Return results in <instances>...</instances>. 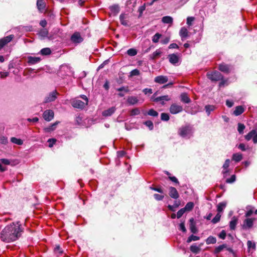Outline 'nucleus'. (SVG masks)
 Returning a JSON list of instances; mask_svg holds the SVG:
<instances>
[{"instance_id":"1","label":"nucleus","mask_w":257,"mask_h":257,"mask_svg":"<svg viewBox=\"0 0 257 257\" xmlns=\"http://www.w3.org/2000/svg\"><path fill=\"white\" fill-rule=\"evenodd\" d=\"M24 230L20 221L12 222L1 231L0 239L6 243L14 242L21 236Z\"/></svg>"},{"instance_id":"2","label":"nucleus","mask_w":257,"mask_h":257,"mask_svg":"<svg viewBox=\"0 0 257 257\" xmlns=\"http://www.w3.org/2000/svg\"><path fill=\"white\" fill-rule=\"evenodd\" d=\"M193 133V127L190 125L182 126L179 129L178 134L182 138L189 139Z\"/></svg>"},{"instance_id":"3","label":"nucleus","mask_w":257,"mask_h":257,"mask_svg":"<svg viewBox=\"0 0 257 257\" xmlns=\"http://www.w3.org/2000/svg\"><path fill=\"white\" fill-rule=\"evenodd\" d=\"M156 93H154L152 96L151 97V100L155 102H161V104L162 105L165 104V101H169L171 99L170 97L168 95H163L159 97H156Z\"/></svg>"},{"instance_id":"4","label":"nucleus","mask_w":257,"mask_h":257,"mask_svg":"<svg viewBox=\"0 0 257 257\" xmlns=\"http://www.w3.org/2000/svg\"><path fill=\"white\" fill-rule=\"evenodd\" d=\"M255 220L254 218H247L245 219L241 225L242 228L244 230L249 229L252 227L253 222Z\"/></svg>"},{"instance_id":"5","label":"nucleus","mask_w":257,"mask_h":257,"mask_svg":"<svg viewBox=\"0 0 257 257\" xmlns=\"http://www.w3.org/2000/svg\"><path fill=\"white\" fill-rule=\"evenodd\" d=\"M71 105L74 108L82 109L87 104L78 98H75L71 100Z\"/></svg>"},{"instance_id":"6","label":"nucleus","mask_w":257,"mask_h":257,"mask_svg":"<svg viewBox=\"0 0 257 257\" xmlns=\"http://www.w3.org/2000/svg\"><path fill=\"white\" fill-rule=\"evenodd\" d=\"M208 78L212 81H219L223 78L222 74L218 71H214L211 73H207Z\"/></svg>"},{"instance_id":"7","label":"nucleus","mask_w":257,"mask_h":257,"mask_svg":"<svg viewBox=\"0 0 257 257\" xmlns=\"http://www.w3.org/2000/svg\"><path fill=\"white\" fill-rule=\"evenodd\" d=\"M224 249H226L230 252H233V249L228 247L226 244H222L218 246H216L213 251V253L215 255H217L219 252L222 251Z\"/></svg>"},{"instance_id":"8","label":"nucleus","mask_w":257,"mask_h":257,"mask_svg":"<svg viewBox=\"0 0 257 257\" xmlns=\"http://www.w3.org/2000/svg\"><path fill=\"white\" fill-rule=\"evenodd\" d=\"M245 139L248 141L252 139L253 142L254 144L257 143V133L255 130H252L249 132L245 136Z\"/></svg>"},{"instance_id":"9","label":"nucleus","mask_w":257,"mask_h":257,"mask_svg":"<svg viewBox=\"0 0 257 257\" xmlns=\"http://www.w3.org/2000/svg\"><path fill=\"white\" fill-rule=\"evenodd\" d=\"M183 109L182 106L173 103L170 106L169 110L171 113L175 114L182 112Z\"/></svg>"},{"instance_id":"10","label":"nucleus","mask_w":257,"mask_h":257,"mask_svg":"<svg viewBox=\"0 0 257 257\" xmlns=\"http://www.w3.org/2000/svg\"><path fill=\"white\" fill-rule=\"evenodd\" d=\"M14 38L13 35H10L0 39V50Z\"/></svg>"},{"instance_id":"11","label":"nucleus","mask_w":257,"mask_h":257,"mask_svg":"<svg viewBox=\"0 0 257 257\" xmlns=\"http://www.w3.org/2000/svg\"><path fill=\"white\" fill-rule=\"evenodd\" d=\"M71 41L75 44H78L82 42L83 40L79 32H75L71 37Z\"/></svg>"},{"instance_id":"12","label":"nucleus","mask_w":257,"mask_h":257,"mask_svg":"<svg viewBox=\"0 0 257 257\" xmlns=\"http://www.w3.org/2000/svg\"><path fill=\"white\" fill-rule=\"evenodd\" d=\"M54 112L53 110L48 109L45 110L43 113V117L46 121H49L54 117Z\"/></svg>"},{"instance_id":"13","label":"nucleus","mask_w":257,"mask_h":257,"mask_svg":"<svg viewBox=\"0 0 257 257\" xmlns=\"http://www.w3.org/2000/svg\"><path fill=\"white\" fill-rule=\"evenodd\" d=\"M168 59L169 62L174 65H178L179 58L176 54H171L168 55Z\"/></svg>"},{"instance_id":"14","label":"nucleus","mask_w":257,"mask_h":257,"mask_svg":"<svg viewBox=\"0 0 257 257\" xmlns=\"http://www.w3.org/2000/svg\"><path fill=\"white\" fill-rule=\"evenodd\" d=\"M128 16L127 14H121L119 16V20L121 25L124 26L128 27L130 26L128 21Z\"/></svg>"},{"instance_id":"15","label":"nucleus","mask_w":257,"mask_h":257,"mask_svg":"<svg viewBox=\"0 0 257 257\" xmlns=\"http://www.w3.org/2000/svg\"><path fill=\"white\" fill-rule=\"evenodd\" d=\"M168 81V78L166 76L160 75L156 77L154 81L160 84H163L166 83Z\"/></svg>"},{"instance_id":"16","label":"nucleus","mask_w":257,"mask_h":257,"mask_svg":"<svg viewBox=\"0 0 257 257\" xmlns=\"http://www.w3.org/2000/svg\"><path fill=\"white\" fill-rule=\"evenodd\" d=\"M169 194L170 196L173 199H177L179 197V193L177 190V189L173 187H170L169 188Z\"/></svg>"},{"instance_id":"17","label":"nucleus","mask_w":257,"mask_h":257,"mask_svg":"<svg viewBox=\"0 0 257 257\" xmlns=\"http://www.w3.org/2000/svg\"><path fill=\"white\" fill-rule=\"evenodd\" d=\"M57 93L56 91H53L49 93V94L46 97L44 102L48 103L54 101L57 98L56 95Z\"/></svg>"},{"instance_id":"18","label":"nucleus","mask_w":257,"mask_h":257,"mask_svg":"<svg viewBox=\"0 0 257 257\" xmlns=\"http://www.w3.org/2000/svg\"><path fill=\"white\" fill-rule=\"evenodd\" d=\"M116 109V108L115 106L111 107L108 109L102 111V115L105 117L110 116L115 112Z\"/></svg>"},{"instance_id":"19","label":"nucleus","mask_w":257,"mask_h":257,"mask_svg":"<svg viewBox=\"0 0 257 257\" xmlns=\"http://www.w3.org/2000/svg\"><path fill=\"white\" fill-rule=\"evenodd\" d=\"M189 32L185 27L181 28L179 32V35L182 41L185 40L189 36Z\"/></svg>"},{"instance_id":"20","label":"nucleus","mask_w":257,"mask_h":257,"mask_svg":"<svg viewBox=\"0 0 257 257\" xmlns=\"http://www.w3.org/2000/svg\"><path fill=\"white\" fill-rule=\"evenodd\" d=\"M219 69L221 72L224 73H228L231 69V67L230 66L225 64L224 63H222L219 66Z\"/></svg>"},{"instance_id":"21","label":"nucleus","mask_w":257,"mask_h":257,"mask_svg":"<svg viewBox=\"0 0 257 257\" xmlns=\"http://www.w3.org/2000/svg\"><path fill=\"white\" fill-rule=\"evenodd\" d=\"M41 61L40 57L29 56L28 57V63L29 65H34Z\"/></svg>"},{"instance_id":"22","label":"nucleus","mask_w":257,"mask_h":257,"mask_svg":"<svg viewBox=\"0 0 257 257\" xmlns=\"http://www.w3.org/2000/svg\"><path fill=\"white\" fill-rule=\"evenodd\" d=\"M203 244V243H201L199 246H197L195 243L193 244L190 247L191 251L195 254L198 253L201 250L200 247Z\"/></svg>"},{"instance_id":"23","label":"nucleus","mask_w":257,"mask_h":257,"mask_svg":"<svg viewBox=\"0 0 257 257\" xmlns=\"http://www.w3.org/2000/svg\"><path fill=\"white\" fill-rule=\"evenodd\" d=\"M49 34V31L48 29L46 28H43L40 30L39 32V36L41 37V39H44L48 37Z\"/></svg>"},{"instance_id":"24","label":"nucleus","mask_w":257,"mask_h":257,"mask_svg":"<svg viewBox=\"0 0 257 257\" xmlns=\"http://www.w3.org/2000/svg\"><path fill=\"white\" fill-rule=\"evenodd\" d=\"M37 6L39 11L43 12L46 7V4L44 0H37Z\"/></svg>"},{"instance_id":"25","label":"nucleus","mask_w":257,"mask_h":257,"mask_svg":"<svg viewBox=\"0 0 257 257\" xmlns=\"http://www.w3.org/2000/svg\"><path fill=\"white\" fill-rule=\"evenodd\" d=\"M238 222V218L233 216L229 222V227L231 230H234Z\"/></svg>"},{"instance_id":"26","label":"nucleus","mask_w":257,"mask_h":257,"mask_svg":"<svg viewBox=\"0 0 257 257\" xmlns=\"http://www.w3.org/2000/svg\"><path fill=\"white\" fill-rule=\"evenodd\" d=\"M139 102V99L136 96H128L127 99V102L129 105H135Z\"/></svg>"},{"instance_id":"27","label":"nucleus","mask_w":257,"mask_h":257,"mask_svg":"<svg viewBox=\"0 0 257 257\" xmlns=\"http://www.w3.org/2000/svg\"><path fill=\"white\" fill-rule=\"evenodd\" d=\"M244 111V109L242 106H237L235 108L233 114L235 116H238L242 114Z\"/></svg>"},{"instance_id":"28","label":"nucleus","mask_w":257,"mask_h":257,"mask_svg":"<svg viewBox=\"0 0 257 257\" xmlns=\"http://www.w3.org/2000/svg\"><path fill=\"white\" fill-rule=\"evenodd\" d=\"M109 9L112 14L116 15L119 12V7L117 5H114L109 7Z\"/></svg>"},{"instance_id":"29","label":"nucleus","mask_w":257,"mask_h":257,"mask_svg":"<svg viewBox=\"0 0 257 257\" xmlns=\"http://www.w3.org/2000/svg\"><path fill=\"white\" fill-rule=\"evenodd\" d=\"M180 98L181 101L185 103H189L191 101L187 94L186 93H182L181 94Z\"/></svg>"},{"instance_id":"30","label":"nucleus","mask_w":257,"mask_h":257,"mask_svg":"<svg viewBox=\"0 0 257 257\" xmlns=\"http://www.w3.org/2000/svg\"><path fill=\"white\" fill-rule=\"evenodd\" d=\"M247 246L248 252H250L251 250H254L255 249L256 245L254 242L248 240L247 242Z\"/></svg>"},{"instance_id":"31","label":"nucleus","mask_w":257,"mask_h":257,"mask_svg":"<svg viewBox=\"0 0 257 257\" xmlns=\"http://www.w3.org/2000/svg\"><path fill=\"white\" fill-rule=\"evenodd\" d=\"M54 252L57 256L63 253V250L60 247L59 245H56L54 248Z\"/></svg>"},{"instance_id":"32","label":"nucleus","mask_w":257,"mask_h":257,"mask_svg":"<svg viewBox=\"0 0 257 257\" xmlns=\"http://www.w3.org/2000/svg\"><path fill=\"white\" fill-rule=\"evenodd\" d=\"M162 52L161 49H158L156 50L151 56V57L152 59H156V58L159 57Z\"/></svg>"},{"instance_id":"33","label":"nucleus","mask_w":257,"mask_h":257,"mask_svg":"<svg viewBox=\"0 0 257 257\" xmlns=\"http://www.w3.org/2000/svg\"><path fill=\"white\" fill-rule=\"evenodd\" d=\"M173 18L170 16H165L162 19V22L165 24H172L173 23Z\"/></svg>"},{"instance_id":"34","label":"nucleus","mask_w":257,"mask_h":257,"mask_svg":"<svg viewBox=\"0 0 257 257\" xmlns=\"http://www.w3.org/2000/svg\"><path fill=\"white\" fill-rule=\"evenodd\" d=\"M11 141L12 143L18 145H22L23 144V141L22 140L15 137L11 138Z\"/></svg>"},{"instance_id":"35","label":"nucleus","mask_w":257,"mask_h":257,"mask_svg":"<svg viewBox=\"0 0 257 257\" xmlns=\"http://www.w3.org/2000/svg\"><path fill=\"white\" fill-rule=\"evenodd\" d=\"M242 159V156L241 154L235 153L232 155V160L236 162L240 161Z\"/></svg>"},{"instance_id":"36","label":"nucleus","mask_w":257,"mask_h":257,"mask_svg":"<svg viewBox=\"0 0 257 257\" xmlns=\"http://www.w3.org/2000/svg\"><path fill=\"white\" fill-rule=\"evenodd\" d=\"M215 109V107L212 105H207L205 106V109L208 115H209L211 112Z\"/></svg>"},{"instance_id":"37","label":"nucleus","mask_w":257,"mask_h":257,"mask_svg":"<svg viewBox=\"0 0 257 257\" xmlns=\"http://www.w3.org/2000/svg\"><path fill=\"white\" fill-rule=\"evenodd\" d=\"M226 203L225 202H222L219 203L217 205V211L218 213H220L226 207Z\"/></svg>"},{"instance_id":"38","label":"nucleus","mask_w":257,"mask_h":257,"mask_svg":"<svg viewBox=\"0 0 257 257\" xmlns=\"http://www.w3.org/2000/svg\"><path fill=\"white\" fill-rule=\"evenodd\" d=\"M207 244H214L216 242V238L212 236H209L206 240Z\"/></svg>"},{"instance_id":"39","label":"nucleus","mask_w":257,"mask_h":257,"mask_svg":"<svg viewBox=\"0 0 257 257\" xmlns=\"http://www.w3.org/2000/svg\"><path fill=\"white\" fill-rule=\"evenodd\" d=\"M40 53L42 55H48L51 53V50L49 48H43L40 51Z\"/></svg>"},{"instance_id":"40","label":"nucleus","mask_w":257,"mask_h":257,"mask_svg":"<svg viewBox=\"0 0 257 257\" xmlns=\"http://www.w3.org/2000/svg\"><path fill=\"white\" fill-rule=\"evenodd\" d=\"M200 237L199 236L194 235L193 234L191 235L188 237L187 240V243H190L192 241H197L199 240Z\"/></svg>"},{"instance_id":"41","label":"nucleus","mask_w":257,"mask_h":257,"mask_svg":"<svg viewBox=\"0 0 257 257\" xmlns=\"http://www.w3.org/2000/svg\"><path fill=\"white\" fill-rule=\"evenodd\" d=\"M162 35L159 34V33H157L153 37H152V41L154 43H157L159 42V39L161 37Z\"/></svg>"},{"instance_id":"42","label":"nucleus","mask_w":257,"mask_h":257,"mask_svg":"<svg viewBox=\"0 0 257 257\" xmlns=\"http://www.w3.org/2000/svg\"><path fill=\"white\" fill-rule=\"evenodd\" d=\"M194 207V203L192 202H189L186 204L185 207L183 208L185 211H190Z\"/></svg>"},{"instance_id":"43","label":"nucleus","mask_w":257,"mask_h":257,"mask_svg":"<svg viewBox=\"0 0 257 257\" xmlns=\"http://www.w3.org/2000/svg\"><path fill=\"white\" fill-rule=\"evenodd\" d=\"M245 125L241 123H238L237 125V131L239 134H242L243 131L245 129Z\"/></svg>"},{"instance_id":"44","label":"nucleus","mask_w":257,"mask_h":257,"mask_svg":"<svg viewBox=\"0 0 257 257\" xmlns=\"http://www.w3.org/2000/svg\"><path fill=\"white\" fill-rule=\"evenodd\" d=\"M127 54L130 56H134L137 55V51L135 49L131 48L127 51Z\"/></svg>"},{"instance_id":"45","label":"nucleus","mask_w":257,"mask_h":257,"mask_svg":"<svg viewBox=\"0 0 257 257\" xmlns=\"http://www.w3.org/2000/svg\"><path fill=\"white\" fill-rule=\"evenodd\" d=\"M190 222L191 223V224L190 225V230H191V232L193 233H196L197 229H196V227L195 226V225L192 224L194 222V219L193 218H191L190 219Z\"/></svg>"},{"instance_id":"46","label":"nucleus","mask_w":257,"mask_h":257,"mask_svg":"<svg viewBox=\"0 0 257 257\" xmlns=\"http://www.w3.org/2000/svg\"><path fill=\"white\" fill-rule=\"evenodd\" d=\"M221 218V214L219 213H217L215 216L212 219V222L214 224L218 222Z\"/></svg>"},{"instance_id":"47","label":"nucleus","mask_w":257,"mask_h":257,"mask_svg":"<svg viewBox=\"0 0 257 257\" xmlns=\"http://www.w3.org/2000/svg\"><path fill=\"white\" fill-rule=\"evenodd\" d=\"M0 143L4 145L7 144L8 143V138L4 136L0 135Z\"/></svg>"},{"instance_id":"48","label":"nucleus","mask_w":257,"mask_h":257,"mask_svg":"<svg viewBox=\"0 0 257 257\" xmlns=\"http://www.w3.org/2000/svg\"><path fill=\"white\" fill-rule=\"evenodd\" d=\"M161 119L163 121H168L170 119L169 115L166 113H162L161 114Z\"/></svg>"},{"instance_id":"49","label":"nucleus","mask_w":257,"mask_h":257,"mask_svg":"<svg viewBox=\"0 0 257 257\" xmlns=\"http://www.w3.org/2000/svg\"><path fill=\"white\" fill-rule=\"evenodd\" d=\"M140 113V110L138 108L133 109L131 111V116H135L139 115Z\"/></svg>"},{"instance_id":"50","label":"nucleus","mask_w":257,"mask_h":257,"mask_svg":"<svg viewBox=\"0 0 257 257\" xmlns=\"http://www.w3.org/2000/svg\"><path fill=\"white\" fill-rule=\"evenodd\" d=\"M144 124L149 127L150 130H152L154 127L153 123L151 120H147L144 122Z\"/></svg>"},{"instance_id":"51","label":"nucleus","mask_w":257,"mask_h":257,"mask_svg":"<svg viewBox=\"0 0 257 257\" xmlns=\"http://www.w3.org/2000/svg\"><path fill=\"white\" fill-rule=\"evenodd\" d=\"M148 114L150 116H157L158 113L153 109H150L148 112Z\"/></svg>"},{"instance_id":"52","label":"nucleus","mask_w":257,"mask_h":257,"mask_svg":"<svg viewBox=\"0 0 257 257\" xmlns=\"http://www.w3.org/2000/svg\"><path fill=\"white\" fill-rule=\"evenodd\" d=\"M236 180V176L235 175H233L231 176L230 178H228L226 180V182L227 183H232L235 182Z\"/></svg>"},{"instance_id":"53","label":"nucleus","mask_w":257,"mask_h":257,"mask_svg":"<svg viewBox=\"0 0 257 257\" xmlns=\"http://www.w3.org/2000/svg\"><path fill=\"white\" fill-rule=\"evenodd\" d=\"M140 74V71L138 69H135L130 72V76H138Z\"/></svg>"},{"instance_id":"54","label":"nucleus","mask_w":257,"mask_h":257,"mask_svg":"<svg viewBox=\"0 0 257 257\" xmlns=\"http://www.w3.org/2000/svg\"><path fill=\"white\" fill-rule=\"evenodd\" d=\"M186 211L184 208H182L180 210H179L177 213V217L178 218H180L182 217V216L183 215V214L185 213Z\"/></svg>"},{"instance_id":"55","label":"nucleus","mask_w":257,"mask_h":257,"mask_svg":"<svg viewBox=\"0 0 257 257\" xmlns=\"http://www.w3.org/2000/svg\"><path fill=\"white\" fill-rule=\"evenodd\" d=\"M116 90L118 91H119V92L124 91V92H126V93L129 92V89H128V87H124V86H122V87H119L118 88H117Z\"/></svg>"},{"instance_id":"56","label":"nucleus","mask_w":257,"mask_h":257,"mask_svg":"<svg viewBox=\"0 0 257 257\" xmlns=\"http://www.w3.org/2000/svg\"><path fill=\"white\" fill-rule=\"evenodd\" d=\"M154 197L155 199L158 201L162 200L163 199V198H164V195H160L158 194H155L154 195Z\"/></svg>"},{"instance_id":"57","label":"nucleus","mask_w":257,"mask_h":257,"mask_svg":"<svg viewBox=\"0 0 257 257\" xmlns=\"http://www.w3.org/2000/svg\"><path fill=\"white\" fill-rule=\"evenodd\" d=\"M230 161L229 159H226L223 165V169H228L230 165Z\"/></svg>"},{"instance_id":"58","label":"nucleus","mask_w":257,"mask_h":257,"mask_svg":"<svg viewBox=\"0 0 257 257\" xmlns=\"http://www.w3.org/2000/svg\"><path fill=\"white\" fill-rule=\"evenodd\" d=\"M56 140L55 139H49L48 140V142L49 143V147L51 148L53 146L54 144L55 143Z\"/></svg>"},{"instance_id":"59","label":"nucleus","mask_w":257,"mask_h":257,"mask_svg":"<svg viewBox=\"0 0 257 257\" xmlns=\"http://www.w3.org/2000/svg\"><path fill=\"white\" fill-rule=\"evenodd\" d=\"M194 20V18L193 17H189L187 19V24L189 26H191L193 21Z\"/></svg>"},{"instance_id":"60","label":"nucleus","mask_w":257,"mask_h":257,"mask_svg":"<svg viewBox=\"0 0 257 257\" xmlns=\"http://www.w3.org/2000/svg\"><path fill=\"white\" fill-rule=\"evenodd\" d=\"M150 189L157 191L159 193H163V190L161 188L154 187L151 186V187H150Z\"/></svg>"},{"instance_id":"61","label":"nucleus","mask_w":257,"mask_h":257,"mask_svg":"<svg viewBox=\"0 0 257 257\" xmlns=\"http://www.w3.org/2000/svg\"><path fill=\"white\" fill-rule=\"evenodd\" d=\"M143 92L145 94H151L153 93V90L151 88H145L143 90Z\"/></svg>"},{"instance_id":"62","label":"nucleus","mask_w":257,"mask_h":257,"mask_svg":"<svg viewBox=\"0 0 257 257\" xmlns=\"http://www.w3.org/2000/svg\"><path fill=\"white\" fill-rule=\"evenodd\" d=\"M170 41V38L169 37H165V38H164L163 39H162L160 42L162 44H167L169 43V42Z\"/></svg>"},{"instance_id":"63","label":"nucleus","mask_w":257,"mask_h":257,"mask_svg":"<svg viewBox=\"0 0 257 257\" xmlns=\"http://www.w3.org/2000/svg\"><path fill=\"white\" fill-rule=\"evenodd\" d=\"M226 235V234L225 231L224 230H222L219 234V237L222 239H224L225 238Z\"/></svg>"},{"instance_id":"64","label":"nucleus","mask_w":257,"mask_h":257,"mask_svg":"<svg viewBox=\"0 0 257 257\" xmlns=\"http://www.w3.org/2000/svg\"><path fill=\"white\" fill-rule=\"evenodd\" d=\"M179 229L182 230L183 232H185L186 231V229L185 226V224L183 222H182L179 225Z\"/></svg>"}]
</instances>
